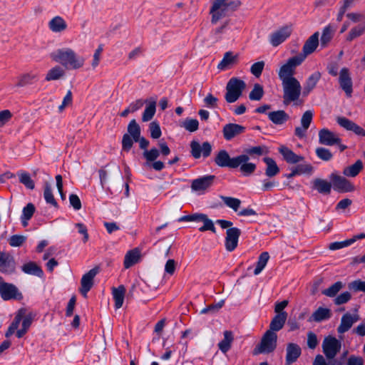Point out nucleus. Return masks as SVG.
Returning <instances> with one entry per match:
<instances>
[{"mask_svg": "<svg viewBox=\"0 0 365 365\" xmlns=\"http://www.w3.org/2000/svg\"><path fill=\"white\" fill-rule=\"evenodd\" d=\"M150 137L153 139H158L161 136V130L158 123L153 121L149 125Z\"/></svg>", "mask_w": 365, "mask_h": 365, "instance_id": "obj_58", "label": "nucleus"}, {"mask_svg": "<svg viewBox=\"0 0 365 365\" xmlns=\"http://www.w3.org/2000/svg\"><path fill=\"white\" fill-rule=\"evenodd\" d=\"M365 33V22L353 27L346 36L347 41H352L354 39L361 36Z\"/></svg>", "mask_w": 365, "mask_h": 365, "instance_id": "obj_39", "label": "nucleus"}, {"mask_svg": "<svg viewBox=\"0 0 365 365\" xmlns=\"http://www.w3.org/2000/svg\"><path fill=\"white\" fill-rule=\"evenodd\" d=\"M227 0H215L210 8L212 24H215L220 19L228 15L230 11H235L240 5L238 1L227 2Z\"/></svg>", "mask_w": 365, "mask_h": 365, "instance_id": "obj_2", "label": "nucleus"}, {"mask_svg": "<svg viewBox=\"0 0 365 365\" xmlns=\"http://www.w3.org/2000/svg\"><path fill=\"white\" fill-rule=\"evenodd\" d=\"M313 188L317 190L319 193L329 195L331 192L332 182L326 180L316 178L313 180Z\"/></svg>", "mask_w": 365, "mask_h": 365, "instance_id": "obj_29", "label": "nucleus"}, {"mask_svg": "<svg viewBox=\"0 0 365 365\" xmlns=\"http://www.w3.org/2000/svg\"><path fill=\"white\" fill-rule=\"evenodd\" d=\"M269 259V255L267 252H264L259 255L256 264V267L254 269L255 275H258L264 269Z\"/></svg>", "mask_w": 365, "mask_h": 365, "instance_id": "obj_42", "label": "nucleus"}, {"mask_svg": "<svg viewBox=\"0 0 365 365\" xmlns=\"http://www.w3.org/2000/svg\"><path fill=\"white\" fill-rule=\"evenodd\" d=\"M241 230L237 227H231L227 230L225 246L228 252L234 251L238 245Z\"/></svg>", "mask_w": 365, "mask_h": 365, "instance_id": "obj_16", "label": "nucleus"}, {"mask_svg": "<svg viewBox=\"0 0 365 365\" xmlns=\"http://www.w3.org/2000/svg\"><path fill=\"white\" fill-rule=\"evenodd\" d=\"M21 270L27 274L34 275L38 277H43V272L42 269L34 262H29L24 264L21 267Z\"/></svg>", "mask_w": 365, "mask_h": 365, "instance_id": "obj_31", "label": "nucleus"}, {"mask_svg": "<svg viewBox=\"0 0 365 365\" xmlns=\"http://www.w3.org/2000/svg\"><path fill=\"white\" fill-rule=\"evenodd\" d=\"M247 157V160L240 165V170L245 176L252 175L256 170V165L252 163H249L250 157L247 155H244Z\"/></svg>", "mask_w": 365, "mask_h": 365, "instance_id": "obj_41", "label": "nucleus"}, {"mask_svg": "<svg viewBox=\"0 0 365 365\" xmlns=\"http://www.w3.org/2000/svg\"><path fill=\"white\" fill-rule=\"evenodd\" d=\"M330 180L334 190L339 192H349L355 190L354 185L349 180L339 175L331 173Z\"/></svg>", "mask_w": 365, "mask_h": 365, "instance_id": "obj_11", "label": "nucleus"}, {"mask_svg": "<svg viewBox=\"0 0 365 365\" xmlns=\"http://www.w3.org/2000/svg\"><path fill=\"white\" fill-rule=\"evenodd\" d=\"M125 294V288L123 285L112 288L113 298L115 302V309H120L123 304Z\"/></svg>", "mask_w": 365, "mask_h": 365, "instance_id": "obj_30", "label": "nucleus"}, {"mask_svg": "<svg viewBox=\"0 0 365 365\" xmlns=\"http://www.w3.org/2000/svg\"><path fill=\"white\" fill-rule=\"evenodd\" d=\"M335 33V29L330 24L325 26L322 31V34L320 38V46L322 48H326Z\"/></svg>", "mask_w": 365, "mask_h": 365, "instance_id": "obj_33", "label": "nucleus"}, {"mask_svg": "<svg viewBox=\"0 0 365 365\" xmlns=\"http://www.w3.org/2000/svg\"><path fill=\"white\" fill-rule=\"evenodd\" d=\"M339 82L340 87L345 92L346 95L348 97H350L353 91L352 80L350 76L349 71L347 68H343L341 69Z\"/></svg>", "mask_w": 365, "mask_h": 365, "instance_id": "obj_19", "label": "nucleus"}, {"mask_svg": "<svg viewBox=\"0 0 365 365\" xmlns=\"http://www.w3.org/2000/svg\"><path fill=\"white\" fill-rule=\"evenodd\" d=\"M224 304H225V301L220 300V302H218L216 304H210V305L207 306V307L202 309L200 311V314L215 313V312H217L220 309H221L222 307V306L224 305Z\"/></svg>", "mask_w": 365, "mask_h": 365, "instance_id": "obj_60", "label": "nucleus"}, {"mask_svg": "<svg viewBox=\"0 0 365 365\" xmlns=\"http://www.w3.org/2000/svg\"><path fill=\"white\" fill-rule=\"evenodd\" d=\"M341 347V343L334 336H327L322 342V351L329 360H332L336 356Z\"/></svg>", "mask_w": 365, "mask_h": 365, "instance_id": "obj_10", "label": "nucleus"}, {"mask_svg": "<svg viewBox=\"0 0 365 365\" xmlns=\"http://www.w3.org/2000/svg\"><path fill=\"white\" fill-rule=\"evenodd\" d=\"M321 78V73L319 71L313 73L307 79L304 87V94H309L316 86Z\"/></svg>", "mask_w": 365, "mask_h": 365, "instance_id": "obj_34", "label": "nucleus"}, {"mask_svg": "<svg viewBox=\"0 0 365 365\" xmlns=\"http://www.w3.org/2000/svg\"><path fill=\"white\" fill-rule=\"evenodd\" d=\"M16 262L14 256L8 252H0V272L11 274L15 272Z\"/></svg>", "mask_w": 365, "mask_h": 365, "instance_id": "obj_13", "label": "nucleus"}, {"mask_svg": "<svg viewBox=\"0 0 365 365\" xmlns=\"http://www.w3.org/2000/svg\"><path fill=\"white\" fill-rule=\"evenodd\" d=\"M0 296L4 301L11 299L21 300L23 299L22 293L14 284L8 283L4 281L0 276Z\"/></svg>", "mask_w": 365, "mask_h": 365, "instance_id": "obj_9", "label": "nucleus"}, {"mask_svg": "<svg viewBox=\"0 0 365 365\" xmlns=\"http://www.w3.org/2000/svg\"><path fill=\"white\" fill-rule=\"evenodd\" d=\"M315 153L317 158L323 161H330L333 158L332 153L329 149L324 147L317 148Z\"/></svg>", "mask_w": 365, "mask_h": 365, "instance_id": "obj_50", "label": "nucleus"}, {"mask_svg": "<svg viewBox=\"0 0 365 365\" xmlns=\"http://www.w3.org/2000/svg\"><path fill=\"white\" fill-rule=\"evenodd\" d=\"M26 311L24 309H21L18 311L17 314H16L14 321L11 322V324L9 325L6 334V337H9L11 336L15 331L18 329L20 322L22 321V327L23 329H25L26 330H29L30 326L31 325L33 317L31 314H29L24 317L25 316Z\"/></svg>", "mask_w": 365, "mask_h": 365, "instance_id": "obj_6", "label": "nucleus"}, {"mask_svg": "<svg viewBox=\"0 0 365 365\" xmlns=\"http://www.w3.org/2000/svg\"><path fill=\"white\" fill-rule=\"evenodd\" d=\"M99 272V268L96 267L91 269H90L87 273L83 275L81 279V287L80 289V292L85 297H87L88 292L91 290L93 285V279L94 277Z\"/></svg>", "mask_w": 365, "mask_h": 365, "instance_id": "obj_15", "label": "nucleus"}, {"mask_svg": "<svg viewBox=\"0 0 365 365\" xmlns=\"http://www.w3.org/2000/svg\"><path fill=\"white\" fill-rule=\"evenodd\" d=\"M65 72L63 69L59 66H56L48 71L45 80L47 81L58 80L62 78Z\"/></svg>", "mask_w": 365, "mask_h": 365, "instance_id": "obj_40", "label": "nucleus"}, {"mask_svg": "<svg viewBox=\"0 0 365 365\" xmlns=\"http://www.w3.org/2000/svg\"><path fill=\"white\" fill-rule=\"evenodd\" d=\"M201 222H203V225L199 228L200 232H205L207 230L214 233L216 232L213 222L207 217V215H205Z\"/></svg>", "mask_w": 365, "mask_h": 365, "instance_id": "obj_56", "label": "nucleus"}, {"mask_svg": "<svg viewBox=\"0 0 365 365\" xmlns=\"http://www.w3.org/2000/svg\"><path fill=\"white\" fill-rule=\"evenodd\" d=\"M245 88L246 83L244 81L235 77L231 78L226 86L225 101L229 103L236 102Z\"/></svg>", "mask_w": 365, "mask_h": 365, "instance_id": "obj_4", "label": "nucleus"}, {"mask_svg": "<svg viewBox=\"0 0 365 365\" xmlns=\"http://www.w3.org/2000/svg\"><path fill=\"white\" fill-rule=\"evenodd\" d=\"M220 197L228 207L232 208L235 212L238 210L241 204L240 200L235 197L223 195H220Z\"/></svg>", "mask_w": 365, "mask_h": 365, "instance_id": "obj_47", "label": "nucleus"}, {"mask_svg": "<svg viewBox=\"0 0 365 365\" xmlns=\"http://www.w3.org/2000/svg\"><path fill=\"white\" fill-rule=\"evenodd\" d=\"M348 287L350 290L354 292H365V281L361 279L354 280L349 284Z\"/></svg>", "mask_w": 365, "mask_h": 365, "instance_id": "obj_59", "label": "nucleus"}, {"mask_svg": "<svg viewBox=\"0 0 365 365\" xmlns=\"http://www.w3.org/2000/svg\"><path fill=\"white\" fill-rule=\"evenodd\" d=\"M319 33L318 31L314 33L308 39L305 41L303 48L302 53L297 55L298 57L303 58V61L306 57L312 53L319 44Z\"/></svg>", "mask_w": 365, "mask_h": 365, "instance_id": "obj_17", "label": "nucleus"}, {"mask_svg": "<svg viewBox=\"0 0 365 365\" xmlns=\"http://www.w3.org/2000/svg\"><path fill=\"white\" fill-rule=\"evenodd\" d=\"M181 126L189 132H195L199 128V123L197 119L186 118Z\"/></svg>", "mask_w": 365, "mask_h": 365, "instance_id": "obj_54", "label": "nucleus"}, {"mask_svg": "<svg viewBox=\"0 0 365 365\" xmlns=\"http://www.w3.org/2000/svg\"><path fill=\"white\" fill-rule=\"evenodd\" d=\"M279 153L283 156L284 160L290 164H295L304 160V157L297 155L289 148L282 145L278 149Z\"/></svg>", "mask_w": 365, "mask_h": 365, "instance_id": "obj_23", "label": "nucleus"}, {"mask_svg": "<svg viewBox=\"0 0 365 365\" xmlns=\"http://www.w3.org/2000/svg\"><path fill=\"white\" fill-rule=\"evenodd\" d=\"M19 177V182L25 185L26 187L30 190H34L35 184L29 173L26 172H20L18 174Z\"/></svg>", "mask_w": 365, "mask_h": 365, "instance_id": "obj_52", "label": "nucleus"}, {"mask_svg": "<svg viewBox=\"0 0 365 365\" xmlns=\"http://www.w3.org/2000/svg\"><path fill=\"white\" fill-rule=\"evenodd\" d=\"M245 154L250 156H261L263 155H267L269 153V150L265 145L255 146L252 147L245 150Z\"/></svg>", "mask_w": 365, "mask_h": 365, "instance_id": "obj_43", "label": "nucleus"}, {"mask_svg": "<svg viewBox=\"0 0 365 365\" xmlns=\"http://www.w3.org/2000/svg\"><path fill=\"white\" fill-rule=\"evenodd\" d=\"M35 212V207L32 203H29L24 207L21 219L29 220Z\"/></svg>", "mask_w": 365, "mask_h": 365, "instance_id": "obj_62", "label": "nucleus"}, {"mask_svg": "<svg viewBox=\"0 0 365 365\" xmlns=\"http://www.w3.org/2000/svg\"><path fill=\"white\" fill-rule=\"evenodd\" d=\"M359 320L357 314H351L350 313L344 314L341 319V323L337 328V331L339 334H344L349 331L352 325Z\"/></svg>", "mask_w": 365, "mask_h": 365, "instance_id": "obj_21", "label": "nucleus"}, {"mask_svg": "<svg viewBox=\"0 0 365 365\" xmlns=\"http://www.w3.org/2000/svg\"><path fill=\"white\" fill-rule=\"evenodd\" d=\"M143 155L146 160L145 166H150V163L155 161L159 157L160 151L156 148H153L149 150H144Z\"/></svg>", "mask_w": 365, "mask_h": 365, "instance_id": "obj_45", "label": "nucleus"}, {"mask_svg": "<svg viewBox=\"0 0 365 365\" xmlns=\"http://www.w3.org/2000/svg\"><path fill=\"white\" fill-rule=\"evenodd\" d=\"M148 103L142 115V120L143 122H148L150 120L156 111V98H150L145 101Z\"/></svg>", "mask_w": 365, "mask_h": 365, "instance_id": "obj_28", "label": "nucleus"}, {"mask_svg": "<svg viewBox=\"0 0 365 365\" xmlns=\"http://www.w3.org/2000/svg\"><path fill=\"white\" fill-rule=\"evenodd\" d=\"M43 197L47 203L51 204L54 207L58 206V203L56 201L54 196L53 195L51 187L49 183L47 182L45 183Z\"/></svg>", "mask_w": 365, "mask_h": 365, "instance_id": "obj_53", "label": "nucleus"}, {"mask_svg": "<svg viewBox=\"0 0 365 365\" xmlns=\"http://www.w3.org/2000/svg\"><path fill=\"white\" fill-rule=\"evenodd\" d=\"M215 178L213 175H208L193 180L190 186L192 190L199 193H204L212 186Z\"/></svg>", "mask_w": 365, "mask_h": 365, "instance_id": "obj_12", "label": "nucleus"}, {"mask_svg": "<svg viewBox=\"0 0 365 365\" xmlns=\"http://www.w3.org/2000/svg\"><path fill=\"white\" fill-rule=\"evenodd\" d=\"M363 168V163L358 160L354 164L345 168L343 174L347 177H356Z\"/></svg>", "mask_w": 365, "mask_h": 365, "instance_id": "obj_38", "label": "nucleus"}, {"mask_svg": "<svg viewBox=\"0 0 365 365\" xmlns=\"http://www.w3.org/2000/svg\"><path fill=\"white\" fill-rule=\"evenodd\" d=\"M343 286V283L340 281H338L330 286L329 288L324 289L322 293L327 297H334L342 289Z\"/></svg>", "mask_w": 365, "mask_h": 365, "instance_id": "obj_48", "label": "nucleus"}, {"mask_svg": "<svg viewBox=\"0 0 365 365\" xmlns=\"http://www.w3.org/2000/svg\"><path fill=\"white\" fill-rule=\"evenodd\" d=\"M303 62V58L294 56L289 58L287 63L282 65L278 72L279 78L282 81L294 78L296 68Z\"/></svg>", "mask_w": 365, "mask_h": 365, "instance_id": "obj_7", "label": "nucleus"}, {"mask_svg": "<svg viewBox=\"0 0 365 365\" xmlns=\"http://www.w3.org/2000/svg\"><path fill=\"white\" fill-rule=\"evenodd\" d=\"M264 67V61H258L253 63L250 68V72L257 78L259 77Z\"/></svg>", "mask_w": 365, "mask_h": 365, "instance_id": "obj_63", "label": "nucleus"}, {"mask_svg": "<svg viewBox=\"0 0 365 365\" xmlns=\"http://www.w3.org/2000/svg\"><path fill=\"white\" fill-rule=\"evenodd\" d=\"M127 134L130 135L135 142H137V140L140 136V128L135 119L129 123Z\"/></svg>", "mask_w": 365, "mask_h": 365, "instance_id": "obj_44", "label": "nucleus"}, {"mask_svg": "<svg viewBox=\"0 0 365 365\" xmlns=\"http://www.w3.org/2000/svg\"><path fill=\"white\" fill-rule=\"evenodd\" d=\"M26 240V237L19 235H14L9 239V245L14 247L21 246Z\"/></svg>", "mask_w": 365, "mask_h": 365, "instance_id": "obj_55", "label": "nucleus"}, {"mask_svg": "<svg viewBox=\"0 0 365 365\" xmlns=\"http://www.w3.org/2000/svg\"><path fill=\"white\" fill-rule=\"evenodd\" d=\"M134 140L133 138L128 134H124L122 139V149L125 152H128L133 145Z\"/></svg>", "mask_w": 365, "mask_h": 365, "instance_id": "obj_64", "label": "nucleus"}, {"mask_svg": "<svg viewBox=\"0 0 365 365\" xmlns=\"http://www.w3.org/2000/svg\"><path fill=\"white\" fill-rule=\"evenodd\" d=\"M277 335L272 331H267L263 335L259 344L255 348L257 353H271L277 346Z\"/></svg>", "mask_w": 365, "mask_h": 365, "instance_id": "obj_8", "label": "nucleus"}, {"mask_svg": "<svg viewBox=\"0 0 365 365\" xmlns=\"http://www.w3.org/2000/svg\"><path fill=\"white\" fill-rule=\"evenodd\" d=\"M238 55H234L232 51L225 53L222 61L218 63L217 68L225 71L231 68L237 61Z\"/></svg>", "mask_w": 365, "mask_h": 365, "instance_id": "obj_25", "label": "nucleus"}, {"mask_svg": "<svg viewBox=\"0 0 365 365\" xmlns=\"http://www.w3.org/2000/svg\"><path fill=\"white\" fill-rule=\"evenodd\" d=\"M282 86L283 88V103L284 105L287 106L299 99L302 92V86L296 78L282 81Z\"/></svg>", "mask_w": 365, "mask_h": 365, "instance_id": "obj_3", "label": "nucleus"}, {"mask_svg": "<svg viewBox=\"0 0 365 365\" xmlns=\"http://www.w3.org/2000/svg\"><path fill=\"white\" fill-rule=\"evenodd\" d=\"M228 23L229 21H227L221 26H219L211 31L210 37L214 42H217L221 40Z\"/></svg>", "mask_w": 365, "mask_h": 365, "instance_id": "obj_49", "label": "nucleus"}, {"mask_svg": "<svg viewBox=\"0 0 365 365\" xmlns=\"http://www.w3.org/2000/svg\"><path fill=\"white\" fill-rule=\"evenodd\" d=\"M287 318V313L286 312L277 314L271 321L268 331L275 332L281 330L286 322Z\"/></svg>", "mask_w": 365, "mask_h": 365, "instance_id": "obj_24", "label": "nucleus"}, {"mask_svg": "<svg viewBox=\"0 0 365 365\" xmlns=\"http://www.w3.org/2000/svg\"><path fill=\"white\" fill-rule=\"evenodd\" d=\"M291 34V26H283L269 35V42L273 46H277L289 38Z\"/></svg>", "mask_w": 365, "mask_h": 365, "instance_id": "obj_18", "label": "nucleus"}, {"mask_svg": "<svg viewBox=\"0 0 365 365\" xmlns=\"http://www.w3.org/2000/svg\"><path fill=\"white\" fill-rule=\"evenodd\" d=\"M331 311L329 309L319 307L312 315L311 319L319 322L331 317Z\"/></svg>", "mask_w": 365, "mask_h": 365, "instance_id": "obj_37", "label": "nucleus"}, {"mask_svg": "<svg viewBox=\"0 0 365 365\" xmlns=\"http://www.w3.org/2000/svg\"><path fill=\"white\" fill-rule=\"evenodd\" d=\"M264 95L263 87L259 84L255 83L251 92L249 94V98L251 101H260Z\"/></svg>", "mask_w": 365, "mask_h": 365, "instance_id": "obj_51", "label": "nucleus"}, {"mask_svg": "<svg viewBox=\"0 0 365 365\" xmlns=\"http://www.w3.org/2000/svg\"><path fill=\"white\" fill-rule=\"evenodd\" d=\"M263 161L266 163L265 175L269 178H272L279 173V168L274 159L266 157Z\"/></svg>", "mask_w": 365, "mask_h": 365, "instance_id": "obj_35", "label": "nucleus"}, {"mask_svg": "<svg viewBox=\"0 0 365 365\" xmlns=\"http://www.w3.org/2000/svg\"><path fill=\"white\" fill-rule=\"evenodd\" d=\"M49 29L55 33H59L66 29L67 24L61 16H55L48 23Z\"/></svg>", "mask_w": 365, "mask_h": 365, "instance_id": "obj_32", "label": "nucleus"}, {"mask_svg": "<svg viewBox=\"0 0 365 365\" xmlns=\"http://www.w3.org/2000/svg\"><path fill=\"white\" fill-rule=\"evenodd\" d=\"M313 118V112L308 110L304 113L301 118V125L304 128H309Z\"/></svg>", "mask_w": 365, "mask_h": 365, "instance_id": "obj_61", "label": "nucleus"}, {"mask_svg": "<svg viewBox=\"0 0 365 365\" xmlns=\"http://www.w3.org/2000/svg\"><path fill=\"white\" fill-rule=\"evenodd\" d=\"M38 79V75L34 73H29L21 76L17 83L16 86L23 87L29 84L33 83Z\"/></svg>", "mask_w": 365, "mask_h": 365, "instance_id": "obj_46", "label": "nucleus"}, {"mask_svg": "<svg viewBox=\"0 0 365 365\" xmlns=\"http://www.w3.org/2000/svg\"><path fill=\"white\" fill-rule=\"evenodd\" d=\"M140 258V251L135 248L128 251L124 258L123 265L125 269H128L138 263Z\"/></svg>", "mask_w": 365, "mask_h": 365, "instance_id": "obj_27", "label": "nucleus"}, {"mask_svg": "<svg viewBox=\"0 0 365 365\" xmlns=\"http://www.w3.org/2000/svg\"><path fill=\"white\" fill-rule=\"evenodd\" d=\"M354 242V240H346L341 242H331L329 245V248L331 250H336L352 245Z\"/></svg>", "mask_w": 365, "mask_h": 365, "instance_id": "obj_57", "label": "nucleus"}, {"mask_svg": "<svg viewBox=\"0 0 365 365\" xmlns=\"http://www.w3.org/2000/svg\"><path fill=\"white\" fill-rule=\"evenodd\" d=\"M246 160L247 157L245 155H237L234 158H230L225 150H221L217 154L215 158V163L220 167L233 169L238 168L240 163Z\"/></svg>", "mask_w": 365, "mask_h": 365, "instance_id": "obj_5", "label": "nucleus"}, {"mask_svg": "<svg viewBox=\"0 0 365 365\" xmlns=\"http://www.w3.org/2000/svg\"><path fill=\"white\" fill-rule=\"evenodd\" d=\"M318 135L319 143L321 145L332 146L341 142V139L339 138V135L328 128L319 130Z\"/></svg>", "mask_w": 365, "mask_h": 365, "instance_id": "obj_14", "label": "nucleus"}, {"mask_svg": "<svg viewBox=\"0 0 365 365\" xmlns=\"http://www.w3.org/2000/svg\"><path fill=\"white\" fill-rule=\"evenodd\" d=\"M302 349L300 346L294 343H289L286 348V363L290 365L298 359L301 356Z\"/></svg>", "mask_w": 365, "mask_h": 365, "instance_id": "obj_22", "label": "nucleus"}, {"mask_svg": "<svg viewBox=\"0 0 365 365\" xmlns=\"http://www.w3.org/2000/svg\"><path fill=\"white\" fill-rule=\"evenodd\" d=\"M233 340V334L231 331H224V339L218 344L219 349L224 354L227 353L230 349Z\"/></svg>", "mask_w": 365, "mask_h": 365, "instance_id": "obj_36", "label": "nucleus"}, {"mask_svg": "<svg viewBox=\"0 0 365 365\" xmlns=\"http://www.w3.org/2000/svg\"><path fill=\"white\" fill-rule=\"evenodd\" d=\"M267 115L269 120L278 125H283L289 119V115L282 110L269 112Z\"/></svg>", "mask_w": 365, "mask_h": 365, "instance_id": "obj_26", "label": "nucleus"}, {"mask_svg": "<svg viewBox=\"0 0 365 365\" xmlns=\"http://www.w3.org/2000/svg\"><path fill=\"white\" fill-rule=\"evenodd\" d=\"M51 58L54 61L70 69L80 68L85 62L83 57L78 56L73 50L69 48L56 50L51 53Z\"/></svg>", "mask_w": 365, "mask_h": 365, "instance_id": "obj_1", "label": "nucleus"}, {"mask_svg": "<svg viewBox=\"0 0 365 365\" xmlns=\"http://www.w3.org/2000/svg\"><path fill=\"white\" fill-rule=\"evenodd\" d=\"M245 129V127L239 124L227 123L222 128L223 137L226 140H231L235 137L243 133Z\"/></svg>", "mask_w": 365, "mask_h": 365, "instance_id": "obj_20", "label": "nucleus"}]
</instances>
